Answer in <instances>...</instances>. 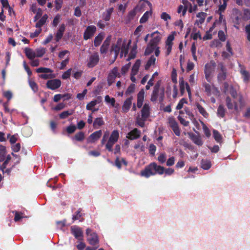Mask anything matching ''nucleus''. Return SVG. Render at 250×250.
Instances as JSON below:
<instances>
[{"mask_svg": "<svg viewBox=\"0 0 250 250\" xmlns=\"http://www.w3.org/2000/svg\"><path fill=\"white\" fill-rule=\"evenodd\" d=\"M160 84L157 83L153 87V90L151 95L150 100L152 102H155L159 98L160 103H162L164 98V90L160 88Z\"/></svg>", "mask_w": 250, "mask_h": 250, "instance_id": "1", "label": "nucleus"}, {"mask_svg": "<svg viewBox=\"0 0 250 250\" xmlns=\"http://www.w3.org/2000/svg\"><path fill=\"white\" fill-rule=\"evenodd\" d=\"M216 63L214 61H211L210 63H207L205 66V74L206 79L208 82L211 81V75L214 71Z\"/></svg>", "mask_w": 250, "mask_h": 250, "instance_id": "2", "label": "nucleus"}, {"mask_svg": "<svg viewBox=\"0 0 250 250\" xmlns=\"http://www.w3.org/2000/svg\"><path fill=\"white\" fill-rule=\"evenodd\" d=\"M141 115L138 114L136 117V124L141 127H144L145 125V122L149 116V110H141Z\"/></svg>", "mask_w": 250, "mask_h": 250, "instance_id": "3", "label": "nucleus"}, {"mask_svg": "<svg viewBox=\"0 0 250 250\" xmlns=\"http://www.w3.org/2000/svg\"><path fill=\"white\" fill-rule=\"evenodd\" d=\"M86 234L87 236V241L90 245L94 246L98 244V238L95 232H92L90 229L88 228L86 230Z\"/></svg>", "mask_w": 250, "mask_h": 250, "instance_id": "4", "label": "nucleus"}, {"mask_svg": "<svg viewBox=\"0 0 250 250\" xmlns=\"http://www.w3.org/2000/svg\"><path fill=\"white\" fill-rule=\"evenodd\" d=\"M154 162L150 163L148 166H146L145 169L141 171V175L146 178H148L151 175L156 174L154 168Z\"/></svg>", "mask_w": 250, "mask_h": 250, "instance_id": "5", "label": "nucleus"}, {"mask_svg": "<svg viewBox=\"0 0 250 250\" xmlns=\"http://www.w3.org/2000/svg\"><path fill=\"white\" fill-rule=\"evenodd\" d=\"M71 232L78 241L83 240V234L82 228L74 226L71 228Z\"/></svg>", "mask_w": 250, "mask_h": 250, "instance_id": "6", "label": "nucleus"}, {"mask_svg": "<svg viewBox=\"0 0 250 250\" xmlns=\"http://www.w3.org/2000/svg\"><path fill=\"white\" fill-rule=\"evenodd\" d=\"M100 57L97 52H94L91 55L88 61L87 66L88 68H92L96 66L99 62Z\"/></svg>", "mask_w": 250, "mask_h": 250, "instance_id": "7", "label": "nucleus"}, {"mask_svg": "<svg viewBox=\"0 0 250 250\" xmlns=\"http://www.w3.org/2000/svg\"><path fill=\"white\" fill-rule=\"evenodd\" d=\"M218 67L220 68V72L217 75V80L219 82L222 83L226 79L227 69L222 62L218 64Z\"/></svg>", "mask_w": 250, "mask_h": 250, "instance_id": "8", "label": "nucleus"}, {"mask_svg": "<svg viewBox=\"0 0 250 250\" xmlns=\"http://www.w3.org/2000/svg\"><path fill=\"white\" fill-rule=\"evenodd\" d=\"M193 130L197 134V135H196L191 132L188 133V135L189 136V138L196 145H198L199 146H202L203 144V142L201 140L200 136L199 135V132L196 131L194 128H193Z\"/></svg>", "mask_w": 250, "mask_h": 250, "instance_id": "9", "label": "nucleus"}, {"mask_svg": "<svg viewBox=\"0 0 250 250\" xmlns=\"http://www.w3.org/2000/svg\"><path fill=\"white\" fill-rule=\"evenodd\" d=\"M96 27L95 26L92 25L88 26L83 34V39L87 40L92 38L96 31Z\"/></svg>", "mask_w": 250, "mask_h": 250, "instance_id": "10", "label": "nucleus"}, {"mask_svg": "<svg viewBox=\"0 0 250 250\" xmlns=\"http://www.w3.org/2000/svg\"><path fill=\"white\" fill-rule=\"evenodd\" d=\"M61 85V80L57 79L48 80L46 83V87L51 90H55L59 88Z\"/></svg>", "mask_w": 250, "mask_h": 250, "instance_id": "11", "label": "nucleus"}, {"mask_svg": "<svg viewBox=\"0 0 250 250\" xmlns=\"http://www.w3.org/2000/svg\"><path fill=\"white\" fill-rule=\"evenodd\" d=\"M169 125L172 129L175 134L179 136L180 135V130L179 129L178 123L173 118H170L168 119Z\"/></svg>", "mask_w": 250, "mask_h": 250, "instance_id": "12", "label": "nucleus"}, {"mask_svg": "<svg viewBox=\"0 0 250 250\" xmlns=\"http://www.w3.org/2000/svg\"><path fill=\"white\" fill-rule=\"evenodd\" d=\"M159 32L157 31L151 34V37L152 39L150 40L149 43L152 46H157L161 40V37L159 35Z\"/></svg>", "mask_w": 250, "mask_h": 250, "instance_id": "13", "label": "nucleus"}, {"mask_svg": "<svg viewBox=\"0 0 250 250\" xmlns=\"http://www.w3.org/2000/svg\"><path fill=\"white\" fill-rule=\"evenodd\" d=\"M102 135V131L101 130L96 131L92 133L87 138V142L93 143L97 141L101 137Z\"/></svg>", "mask_w": 250, "mask_h": 250, "instance_id": "14", "label": "nucleus"}, {"mask_svg": "<svg viewBox=\"0 0 250 250\" xmlns=\"http://www.w3.org/2000/svg\"><path fill=\"white\" fill-rule=\"evenodd\" d=\"M111 41V36H108L105 41L104 42L103 44L100 48V53L101 54H105L107 53Z\"/></svg>", "mask_w": 250, "mask_h": 250, "instance_id": "15", "label": "nucleus"}, {"mask_svg": "<svg viewBox=\"0 0 250 250\" xmlns=\"http://www.w3.org/2000/svg\"><path fill=\"white\" fill-rule=\"evenodd\" d=\"M140 131L137 128H134L127 133L126 138L131 140H135L140 137Z\"/></svg>", "mask_w": 250, "mask_h": 250, "instance_id": "16", "label": "nucleus"}, {"mask_svg": "<svg viewBox=\"0 0 250 250\" xmlns=\"http://www.w3.org/2000/svg\"><path fill=\"white\" fill-rule=\"evenodd\" d=\"M121 41L120 40H118L117 43L112 44L110 49V53H112L114 52L115 59L117 58L121 50Z\"/></svg>", "mask_w": 250, "mask_h": 250, "instance_id": "17", "label": "nucleus"}, {"mask_svg": "<svg viewBox=\"0 0 250 250\" xmlns=\"http://www.w3.org/2000/svg\"><path fill=\"white\" fill-rule=\"evenodd\" d=\"M145 90L142 89L137 94V106L138 108H140L143 104L145 97Z\"/></svg>", "mask_w": 250, "mask_h": 250, "instance_id": "18", "label": "nucleus"}, {"mask_svg": "<svg viewBox=\"0 0 250 250\" xmlns=\"http://www.w3.org/2000/svg\"><path fill=\"white\" fill-rule=\"evenodd\" d=\"M65 29V25L64 23H62L60 25L55 35V40L56 42H59L62 38Z\"/></svg>", "mask_w": 250, "mask_h": 250, "instance_id": "19", "label": "nucleus"}, {"mask_svg": "<svg viewBox=\"0 0 250 250\" xmlns=\"http://www.w3.org/2000/svg\"><path fill=\"white\" fill-rule=\"evenodd\" d=\"M187 115L188 116V118L191 120L192 123L196 127V129H200V125L198 122L194 118L193 114L190 112V110H185Z\"/></svg>", "mask_w": 250, "mask_h": 250, "instance_id": "20", "label": "nucleus"}, {"mask_svg": "<svg viewBox=\"0 0 250 250\" xmlns=\"http://www.w3.org/2000/svg\"><path fill=\"white\" fill-rule=\"evenodd\" d=\"M239 66L241 67L240 72L242 76L243 80L245 83H248L250 80V74L249 72L246 70L240 64Z\"/></svg>", "mask_w": 250, "mask_h": 250, "instance_id": "21", "label": "nucleus"}, {"mask_svg": "<svg viewBox=\"0 0 250 250\" xmlns=\"http://www.w3.org/2000/svg\"><path fill=\"white\" fill-rule=\"evenodd\" d=\"M104 38L103 33H99L94 39V45L95 47H97L100 45Z\"/></svg>", "mask_w": 250, "mask_h": 250, "instance_id": "22", "label": "nucleus"}, {"mask_svg": "<svg viewBox=\"0 0 250 250\" xmlns=\"http://www.w3.org/2000/svg\"><path fill=\"white\" fill-rule=\"evenodd\" d=\"M48 17L47 14H44L36 23L35 27L38 28H41V27L45 23Z\"/></svg>", "mask_w": 250, "mask_h": 250, "instance_id": "23", "label": "nucleus"}, {"mask_svg": "<svg viewBox=\"0 0 250 250\" xmlns=\"http://www.w3.org/2000/svg\"><path fill=\"white\" fill-rule=\"evenodd\" d=\"M140 65L141 61L140 60H137L131 69V73H132L133 75H136L137 74Z\"/></svg>", "mask_w": 250, "mask_h": 250, "instance_id": "24", "label": "nucleus"}, {"mask_svg": "<svg viewBox=\"0 0 250 250\" xmlns=\"http://www.w3.org/2000/svg\"><path fill=\"white\" fill-rule=\"evenodd\" d=\"M185 110H180V115L178 116V119L180 121V123L185 126H188L189 125V122L186 121L184 117H182V115L185 114Z\"/></svg>", "mask_w": 250, "mask_h": 250, "instance_id": "25", "label": "nucleus"}, {"mask_svg": "<svg viewBox=\"0 0 250 250\" xmlns=\"http://www.w3.org/2000/svg\"><path fill=\"white\" fill-rule=\"evenodd\" d=\"M24 52L27 57L30 60H33L36 57V53L29 48H26Z\"/></svg>", "mask_w": 250, "mask_h": 250, "instance_id": "26", "label": "nucleus"}, {"mask_svg": "<svg viewBox=\"0 0 250 250\" xmlns=\"http://www.w3.org/2000/svg\"><path fill=\"white\" fill-rule=\"evenodd\" d=\"M119 138V133L117 130H114L110 135L108 140L112 141L114 143H116Z\"/></svg>", "mask_w": 250, "mask_h": 250, "instance_id": "27", "label": "nucleus"}, {"mask_svg": "<svg viewBox=\"0 0 250 250\" xmlns=\"http://www.w3.org/2000/svg\"><path fill=\"white\" fill-rule=\"evenodd\" d=\"M114 8L113 7L107 9L106 13L103 14V19L105 21H109L111 18V15L113 12Z\"/></svg>", "mask_w": 250, "mask_h": 250, "instance_id": "28", "label": "nucleus"}, {"mask_svg": "<svg viewBox=\"0 0 250 250\" xmlns=\"http://www.w3.org/2000/svg\"><path fill=\"white\" fill-rule=\"evenodd\" d=\"M213 137L215 140L218 143L222 142V137L218 131L213 129Z\"/></svg>", "mask_w": 250, "mask_h": 250, "instance_id": "29", "label": "nucleus"}, {"mask_svg": "<svg viewBox=\"0 0 250 250\" xmlns=\"http://www.w3.org/2000/svg\"><path fill=\"white\" fill-rule=\"evenodd\" d=\"M201 164V167L205 170H208L211 166L210 161L208 160H202Z\"/></svg>", "mask_w": 250, "mask_h": 250, "instance_id": "30", "label": "nucleus"}, {"mask_svg": "<svg viewBox=\"0 0 250 250\" xmlns=\"http://www.w3.org/2000/svg\"><path fill=\"white\" fill-rule=\"evenodd\" d=\"M104 124V121L102 118H97L95 119L93 122V127L95 128H98L99 126Z\"/></svg>", "mask_w": 250, "mask_h": 250, "instance_id": "31", "label": "nucleus"}, {"mask_svg": "<svg viewBox=\"0 0 250 250\" xmlns=\"http://www.w3.org/2000/svg\"><path fill=\"white\" fill-rule=\"evenodd\" d=\"M153 168H154V171L155 172H156V174L158 173L160 175H162L164 173L165 167L162 166L157 165V164L155 162L154 167Z\"/></svg>", "mask_w": 250, "mask_h": 250, "instance_id": "32", "label": "nucleus"}, {"mask_svg": "<svg viewBox=\"0 0 250 250\" xmlns=\"http://www.w3.org/2000/svg\"><path fill=\"white\" fill-rule=\"evenodd\" d=\"M64 97H66V99H70L71 98V96L69 94H56L54 95L53 98V101L55 102H58L59 100H60L62 98H64Z\"/></svg>", "mask_w": 250, "mask_h": 250, "instance_id": "33", "label": "nucleus"}, {"mask_svg": "<svg viewBox=\"0 0 250 250\" xmlns=\"http://www.w3.org/2000/svg\"><path fill=\"white\" fill-rule=\"evenodd\" d=\"M84 139V134L82 131H80L76 133L74 137L72 138V140H76L79 142L83 141Z\"/></svg>", "mask_w": 250, "mask_h": 250, "instance_id": "34", "label": "nucleus"}, {"mask_svg": "<svg viewBox=\"0 0 250 250\" xmlns=\"http://www.w3.org/2000/svg\"><path fill=\"white\" fill-rule=\"evenodd\" d=\"M156 61V58L154 56H151L149 60L147 61L146 64L145 65V68L146 70H148L152 64L155 63Z\"/></svg>", "mask_w": 250, "mask_h": 250, "instance_id": "35", "label": "nucleus"}, {"mask_svg": "<svg viewBox=\"0 0 250 250\" xmlns=\"http://www.w3.org/2000/svg\"><path fill=\"white\" fill-rule=\"evenodd\" d=\"M151 12L150 11H146L142 18L140 20V22L141 23H144L147 21L148 19L149 16L151 15Z\"/></svg>", "mask_w": 250, "mask_h": 250, "instance_id": "36", "label": "nucleus"}, {"mask_svg": "<svg viewBox=\"0 0 250 250\" xmlns=\"http://www.w3.org/2000/svg\"><path fill=\"white\" fill-rule=\"evenodd\" d=\"M132 97L128 98L125 101L123 106V109H129L132 104Z\"/></svg>", "mask_w": 250, "mask_h": 250, "instance_id": "37", "label": "nucleus"}, {"mask_svg": "<svg viewBox=\"0 0 250 250\" xmlns=\"http://www.w3.org/2000/svg\"><path fill=\"white\" fill-rule=\"evenodd\" d=\"M128 46L126 45V44L125 43H123L121 48L120 57L122 58L123 56V55H124L125 56L128 53Z\"/></svg>", "mask_w": 250, "mask_h": 250, "instance_id": "38", "label": "nucleus"}, {"mask_svg": "<svg viewBox=\"0 0 250 250\" xmlns=\"http://www.w3.org/2000/svg\"><path fill=\"white\" fill-rule=\"evenodd\" d=\"M158 75V72H155L152 75L151 79L148 81L147 83V84L146 86V90H148L150 89V86H152L154 84V78L155 76H157Z\"/></svg>", "mask_w": 250, "mask_h": 250, "instance_id": "39", "label": "nucleus"}, {"mask_svg": "<svg viewBox=\"0 0 250 250\" xmlns=\"http://www.w3.org/2000/svg\"><path fill=\"white\" fill-rule=\"evenodd\" d=\"M73 110H65L60 114L61 119H65L73 113Z\"/></svg>", "mask_w": 250, "mask_h": 250, "instance_id": "40", "label": "nucleus"}, {"mask_svg": "<svg viewBox=\"0 0 250 250\" xmlns=\"http://www.w3.org/2000/svg\"><path fill=\"white\" fill-rule=\"evenodd\" d=\"M156 46H152L151 45V43H149L148 46L146 47L145 50V54L146 55H148L152 53L155 50Z\"/></svg>", "mask_w": 250, "mask_h": 250, "instance_id": "41", "label": "nucleus"}, {"mask_svg": "<svg viewBox=\"0 0 250 250\" xmlns=\"http://www.w3.org/2000/svg\"><path fill=\"white\" fill-rule=\"evenodd\" d=\"M201 122L203 125V131H204L205 135H206V136L207 137L209 138L211 135L210 131L209 128L207 126V125L203 122L201 121Z\"/></svg>", "mask_w": 250, "mask_h": 250, "instance_id": "42", "label": "nucleus"}, {"mask_svg": "<svg viewBox=\"0 0 250 250\" xmlns=\"http://www.w3.org/2000/svg\"><path fill=\"white\" fill-rule=\"evenodd\" d=\"M36 72L37 73H52L53 72V70L49 68L40 67L36 69Z\"/></svg>", "mask_w": 250, "mask_h": 250, "instance_id": "43", "label": "nucleus"}, {"mask_svg": "<svg viewBox=\"0 0 250 250\" xmlns=\"http://www.w3.org/2000/svg\"><path fill=\"white\" fill-rule=\"evenodd\" d=\"M105 101L108 104H110L112 106H115V100L114 98H110L109 95H106L105 96Z\"/></svg>", "mask_w": 250, "mask_h": 250, "instance_id": "44", "label": "nucleus"}, {"mask_svg": "<svg viewBox=\"0 0 250 250\" xmlns=\"http://www.w3.org/2000/svg\"><path fill=\"white\" fill-rule=\"evenodd\" d=\"M36 57H42L45 53V49L44 48H41L36 49Z\"/></svg>", "mask_w": 250, "mask_h": 250, "instance_id": "45", "label": "nucleus"}, {"mask_svg": "<svg viewBox=\"0 0 250 250\" xmlns=\"http://www.w3.org/2000/svg\"><path fill=\"white\" fill-rule=\"evenodd\" d=\"M81 209L79 208L78 210L76 212L75 214H74L72 217L73 222L79 219L83 216L82 213H81Z\"/></svg>", "mask_w": 250, "mask_h": 250, "instance_id": "46", "label": "nucleus"}, {"mask_svg": "<svg viewBox=\"0 0 250 250\" xmlns=\"http://www.w3.org/2000/svg\"><path fill=\"white\" fill-rule=\"evenodd\" d=\"M29 83L30 87L34 92H36L38 90V85L34 81L29 80Z\"/></svg>", "mask_w": 250, "mask_h": 250, "instance_id": "47", "label": "nucleus"}, {"mask_svg": "<svg viewBox=\"0 0 250 250\" xmlns=\"http://www.w3.org/2000/svg\"><path fill=\"white\" fill-rule=\"evenodd\" d=\"M115 143L111 140H108L107 144L105 145V148L108 151L111 152L113 151L112 147Z\"/></svg>", "mask_w": 250, "mask_h": 250, "instance_id": "48", "label": "nucleus"}, {"mask_svg": "<svg viewBox=\"0 0 250 250\" xmlns=\"http://www.w3.org/2000/svg\"><path fill=\"white\" fill-rule=\"evenodd\" d=\"M203 86L205 88V92L208 96L211 95V85L210 84L205 83H203Z\"/></svg>", "mask_w": 250, "mask_h": 250, "instance_id": "49", "label": "nucleus"}, {"mask_svg": "<svg viewBox=\"0 0 250 250\" xmlns=\"http://www.w3.org/2000/svg\"><path fill=\"white\" fill-rule=\"evenodd\" d=\"M186 82H185L184 79L181 78L179 80V85H180V91L182 93H183L185 92V83Z\"/></svg>", "mask_w": 250, "mask_h": 250, "instance_id": "50", "label": "nucleus"}, {"mask_svg": "<svg viewBox=\"0 0 250 250\" xmlns=\"http://www.w3.org/2000/svg\"><path fill=\"white\" fill-rule=\"evenodd\" d=\"M156 150V146L153 144H151L149 146V153L150 155L154 156Z\"/></svg>", "mask_w": 250, "mask_h": 250, "instance_id": "51", "label": "nucleus"}, {"mask_svg": "<svg viewBox=\"0 0 250 250\" xmlns=\"http://www.w3.org/2000/svg\"><path fill=\"white\" fill-rule=\"evenodd\" d=\"M187 7H184L182 5H180L178 6L177 12L178 13H180L181 12H182V16H184L187 12Z\"/></svg>", "mask_w": 250, "mask_h": 250, "instance_id": "52", "label": "nucleus"}, {"mask_svg": "<svg viewBox=\"0 0 250 250\" xmlns=\"http://www.w3.org/2000/svg\"><path fill=\"white\" fill-rule=\"evenodd\" d=\"M174 39V37L173 34L169 35L167 38V40L166 42V45H171L172 46L173 43L172 41Z\"/></svg>", "mask_w": 250, "mask_h": 250, "instance_id": "53", "label": "nucleus"}, {"mask_svg": "<svg viewBox=\"0 0 250 250\" xmlns=\"http://www.w3.org/2000/svg\"><path fill=\"white\" fill-rule=\"evenodd\" d=\"M131 63L129 62L127 64H126L125 65L122 66L121 68V73L123 75L125 74L128 70L130 67Z\"/></svg>", "mask_w": 250, "mask_h": 250, "instance_id": "54", "label": "nucleus"}, {"mask_svg": "<svg viewBox=\"0 0 250 250\" xmlns=\"http://www.w3.org/2000/svg\"><path fill=\"white\" fill-rule=\"evenodd\" d=\"M55 8L57 11L59 10L62 7L63 0H55Z\"/></svg>", "mask_w": 250, "mask_h": 250, "instance_id": "55", "label": "nucleus"}, {"mask_svg": "<svg viewBox=\"0 0 250 250\" xmlns=\"http://www.w3.org/2000/svg\"><path fill=\"white\" fill-rule=\"evenodd\" d=\"M229 89H230V93L231 96L234 99H236L238 96V94H237V90L235 89V88H233V86H231L229 87Z\"/></svg>", "mask_w": 250, "mask_h": 250, "instance_id": "56", "label": "nucleus"}, {"mask_svg": "<svg viewBox=\"0 0 250 250\" xmlns=\"http://www.w3.org/2000/svg\"><path fill=\"white\" fill-rule=\"evenodd\" d=\"M158 160L161 164L164 163L166 161V155L165 153L160 154L158 157Z\"/></svg>", "mask_w": 250, "mask_h": 250, "instance_id": "57", "label": "nucleus"}, {"mask_svg": "<svg viewBox=\"0 0 250 250\" xmlns=\"http://www.w3.org/2000/svg\"><path fill=\"white\" fill-rule=\"evenodd\" d=\"M60 19H61L60 15H59L58 14L57 15H56L54 17L53 22H52L53 26L54 27H56L58 25V24L60 21Z\"/></svg>", "mask_w": 250, "mask_h": 250, "instance_id": "58", "label": "nucleus"}, {"mask_svg": "<svg viewBox=\"0 0 250 250\" xmlns=\"http://www.w3.org/2000/svg\"><path fill=\"white\" fill-rule=\"evenodd\" d=\"M135 90V84H131L127 88L125 94L126 95L130 94L131 93H132Z\"/></svg>", "mask_w": 250, "mask_h": 250, "instance_id": "59", "label": "nucleus"}, {"mask_svg": "<svg viewBox=\"0 0 250 250\" xmlns=\"http://www.w3.org/2000/svg\"><path fill=\"white\" fill-rule=\"evenodd\" d=\"M218 36L219 40L222 42H224L226 40V36L223 31L220 30L218 33Z\"/></svg>", "mask_w": 250, "mask_h": 250, "instance_id": "60", "label": "nucleus"}, {"mask_svg": "<svg viewBox=\"0 0 250 250\" xmlns=\"http://www.w3.org/2000/svg\"><path fill=\"white\" fill-rule=\"evenodd\" d=\"M116 77L109 74L107 77V82L109 86H110L114 82Z\"/></svg>", "mask_w": 250, "mask_h": 250, "instance_id": "61", "label": "nucleus"}, {"mask_svg": "<svg viewBox=\"0 0 250 250\" xmlns=\"http://www.w3.org/2000/svg\"><path fill=\"white\" fill-rule=\"evenodd\" d=\"M42 15V10L41 8H38L36 15L35 16L34 18V21H37L41 17Z\"/></svg>", "mask_w": 250, "mask_h": 250, "instance_id": "62", "label": "nucleus"}, {"mask_svg": "<svg viewBox=\"0 0 250 250\" xmlns=\"http://www.w3.org/2000/svg\"><path fill=\"white\" fill-rule=\"evenodd\" d=\"M71 69H68L66 71L64 72L62 75V78L64 80L69 78L71 75Z\"/></svg>", "mask_w": 250, "mask_h": 250, "instance_id": "63", "label": "nucleus"}, {"mask_svg": "<svg viewBox=\"0 0 250 250\" xmlns=\"http://www.w3.org/2000/svg\"><path fill=\"white\" fill-rule=\"evenodd\" d=\"M226 104L228 108L229 109H232L233 108V104L231 103V100L229 97H227L226 98Z\"/></svg>", "mask_w": 250, "mask_h": 250, "instance_id": "64", "label": "nucleus"}]
</instances>
